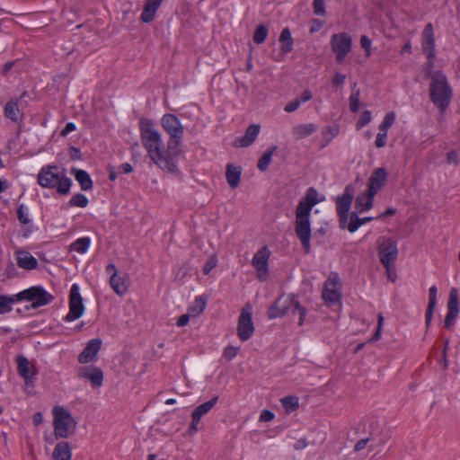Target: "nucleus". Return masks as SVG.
Segmentation results:
<instances>
[{"label": "nucleus", "mask_w": 460, "mask_h": 460, "mask_svg": "<svg viewBox=\"0 0 460 460\" xmlns=\"http://www.w3.org/2000/svg\"><path fill=\"white\" fill-rule=\"evenodd\" d=\"M139 130L142 145L152 163L166 173H179L178 164L182 154L181 144L168 139L164 145L162 133L148 118L140 119Z\"/></svg>", "instance_id": "nucleus-1"}, {"label": "nucleus", "mask_w": 460, "mask_h": 460, "mask_svg": "<svg viewBox=\"0 0 460 460\" xmlns=\"http://www.w3.org/2000/svg\"><path fill=\"white\" fill-rule=\"evenodd\" d=\"M324 199V195L319 193L314 188L310 187L297 204L294 223L295 233L306 253H309L311 251V211L315 205L323 202Z\"/></svg>", "instance_id": "nucleus-2"}, {"label": "nucleus", "mask_w": 460, "mask_h": 460, "mask_svg": "<svg viewBox=\"0 0 460 460\" xmlns=\"http://www.w3.org/2000/svg\"><path fill=\"white\" fill-rule=\"evenodd\" d=\"M38 183L43 188H56L58 192L66 195L69 192L71 180L61 173L57 166L41 168L37 178Z\"/></svg>", "instance_id": "nucleus-3"}, {"label": "nucleus", "mask_w": 460, "mask_h": 460, "mask_svg": "<svg viewBox=\"0 0 460 460\" xmlns=\"http://www.w3.org/2000/svg\"><path fill=\"white\" fill-rule=\"evenodd\" d=\"M52 416L54 435L57 438H67L75 432L77 422L64 406H54Z\"/></svg>", "instance_id": "nucleus-4"}, {"label": "nucleus", "mask_w": 460, "mask_h": 460, "mask_svg": "<svg viewBox=\"0 0 460 460\" xmlns=\"http://www.w3.org/2000/svg\"><path fill=\"white\" fill-rule=\"evenodd\" d=\"M296 312L299 314L298 324L301 326L304 323L306 310L300 305L295 296L288 295L280 296L270 308L268 314L270 319H274L281 317L288 313L296 314Z\"/></svg>", "instance_id": "nucleus-5"}, {"label": "nucleus", "mask_w": 460, "mask_h": 460, "mask_svg": "<svg viewBox=\"0 0 460 460\" xmlns=\"http://www.w3.org/2000/svg\"><path fill=\"white\" fill-rule=\"evenodd\" d=\"M430 98L433 103L444 111L451 98V89L446 76L441 73H435L431 77Z\"/></svg>", "instance_id": "nucleus-6"}, {"label": "nucleus", "mask_w": 460, "mask_h": 460, "mask_svg": "<svg viewBox=\"0 0 460 460\" xmlns=\"http://www.w3.org/2000/svg\"><path fill=\"white\" fill-rule=\"evenodd\" d=\"M352 38L347 32H338L331 36L330 47L337 63L344 62L352 49Z\"/></svg>", "instance_id": "nucleus-7"}, {"label": "nucleus", "mask_w": 460, "mask_h": 460, "mask_svg": "<svg viewBox=\"0 0 460 460\" xmlns=\"http://www.w3.org/2000/svg\"><path fill=\"white\" fill-rule=\"evenodd\" d=\"M106 271L110 275V285L112 290L119 296L126 295L130 286L128 274L119 272L113 263L107 265Z\"/></svg>", "instance_id": "nucleus-8"}, {"label": "nucleus", "mask_w": 460, "mask_h": 460, "mask_svg": "<svg viewBox=\"0 0 460 460\" xmlns=\"http://www.w3.org/2000/svg\"><path fill=\"white\" fill-rule=\"evenodd\" d=\"M19 294V300L31 303L33 308L46 305L52 302L53 296L41 287H31Z\"/></svg>", "instance_id": "nucleus-9"}, {"label": "nucleus", "mask_w": 460, "mask_h": 460, "mask_svg": "<svg viewBox=\"0 0 460 460\" xmlns=\"http://www.w3.org/2000/svg\"><path fill=\"white\" fill-rule=\"evenodd\" d=\"M355 194V187L350 184L348 185L343 193L341 196H338L336 199L337 205V213L340 217V226L341 228H346V224L348 223L349 218V211L354 198Z\"/></svg>", "instance_id": "nucleus-10"}, {"label": "nucleus", "mask_w": 460, "mask_h": 460, "mask_svg": "<svg viewBox=\"0 0 460 460\" xmlns=\"http://www.w3.org/2000/svg\"><path fill=\"white\" fill-rule=\"evenodd\" d=\"M161 125L164 130L168 134L169 140H174L181 143L184 135V127L179 118L172 113H166L161 118Z\"/></svg>", "instance_id": "nucleus-11"}, {"label": "nucleus", "mask_w": 460, "mask_h": 460, "mask_svg": "<svg viewBox=\"0 0 460 460\" xmlns=\"http://www.w3.org/2000/svg\"><path fill=\"white\" fill-rule=\"evenodd\" d=\"M253 332L252 310L251 305L247 304L238 317L237 335L241 341H245L252 336Z\"/></svg>", "instance_id": "nucleus-12"}, {"label": "nucleus", "mask_w": 460, "mask_h": 460, "mask_svg": "<svg viewBox=\"0 0 460 460\" xmlns=\"http://www.w3.org/2000/svg\"><path fill=\"white\" fill-rule=\"evenodd\" d=\"M270 251L267 246L258 250L252 257V264L255 269L256 276L260 281H265L269 276V260Z\"/></svg>", "instance_id": "nucleus-13"}, {"label": "nucleus", "mask_w": 460, "mask_h": 460, "mask_svg": "<svg viewBox=\"0 0 460 460\" xmlns=\"http://www.w3.org/2000/svg\"><path fill=\"white\" fill-rule=\"evenodd\" d=\"M84 313V305L80 294V288L77 284H73L70 289L69 312L66 315V322H73L80 318Z\"/></svg>", "instance_id": "nucleus-14"}, {"label": "nucleus", "mask_w": 460, "mask_h": 460, "mask_svg": "<svg viewBox=\"0 0 460 460\" xmlns=\"http://www.w3.org/2000/svg\"><path fill=\"white\" fill-rule=\"evenodd\" d=\"M378 252L383 265L386 270H390L398 255L396 243L391 239H380L378 241Z\"/></svg>", "instance_id": "nucleus-15"}, {"label": "nucleus", "mask_w": 460, "mask_h": 460, "mask_svg": "<svg viewBox=\"0 0 460 460\" xmlns=\"http://www.w3.org/2000/svg\"><path fill=\"white\" fill-rule=\"evenodd\" d=\"M322 296L328 305H334L340 302L341 293L339 278L336 274L330 275L325 281Z\"/></svg>", "instance_id": "nucleus-16"}, {"label": "nucleus", "mask_w": 460, "mask_h": 460, "mask_svg": "<svg viewBox=\"0 0 460 460\" xmlns=\"http://www.w3.org/2000/svg\"><path fill=\"white\" fill-rule=\"evenodd\" d=\"M17 372L23 378L26 385H33L37 375L35 365L26 357L19 355L16 358Z\"/></svg>", "instance_id": "nucleus-17"}, {"label": "nucleus", "mask_w": 460, "mask_h": 460, "mask_svg": "<svg viewBox=\"0 0 460 460\" xmlns=\"http://www.w3.org/2000/svg\"><path fill=\"white\" fill-rule=\"evenodd\" d=\"M77 376L81 379L90 381L93 388H100L103 382V372L95 366L83 367L78 369Z\"/></svg>", "instance_id": "nucleus-18"}, {"label": "nucleus", "mask_w": 460, "mask_h": 460, "mask_svg": "<svg viewBox=\"0 0 460 460\" xmlns=\"http://www.w3.org/2000/svg\"><path fill=\"white\" fill-rule=\"evenodd\" d=\"M387 177L388 172L385 168L375 169L369 177L367 191L376 195L385 185Z\"/></svg>", "instance_id": "nucleus-19"}, {"label": "nucleus", "mask_w": 460, "mask_h": 460, "mask_svg": "<svg viewBox=\"0 0 460 460\" xmlns=\"http://www.w3.org/2000/svg\"><path fill=\"white\" fill-rule=\"evenodd\" d=\"M459 314V300L458 291L456 288H452L449 293V299L447 304V314L444 322L445 327L450 329L454 323L455 319Z\"/></svg>", "instance_id": "nucleus-20"}, {"label": "nucleus", "mask_w": 460, "mask_h": 460, "mask_svg": "<svg viewBox=\"0 0 460 460\" xmlns=\"http://www.w3.org/2000/svg\"><path fill=\"white\" fill-rule=\"evenodd\" d=\"M421 45L427 58L433 59L435 57V39L431 23H428L423 30Z\"/></svg>", "instance_id": "nucleus-21"}, {"label": "nucleus", "mask_w": 460, "mask_h": 460, "mask_svg": "<svg viewBox=\"0 0 460 460\" xmlns=\"http://www.w3.org/2000/svg\"><path fill=\"white\" fill-rule=\"evenodd\" d=\"M102 347V340L101 339H93L91 340L84 350L78 357V360L82 364H86L93 360L96 357L97 353L101 349Z\"/></svg>", "instance_id": "nucleus-22"}, {"label": "nucleus", "mask_w": 460, "mask_h": 460, "mask_svg": "<svg viewBox=\"0 0 460 460\" xmlns=\"http://www.w3.org/2000/svg\"><path fill=\"white\" fill-rule=\"evenodd\" d=\"M260 130L261 126L259 124L250 125L245 130L243 137L234 140V146L236 147H247L251 146L258 137Z\"/></svg>", "instance_id": "nucleus-23"}, {"label": "nucleus", "mask_w": 460, "mask_h": 460, "mask_svg": "<svg viewBox=\"0 0 460 460\" xmlns=\"http://www.w3.org/2000/svg\"><path fill=\"white\" fill-rule=\"evenodd\" d=\"M17 265L24 270H34L38 267V261L27 251H17L15 252Z\"/></svg>", "instance_id": "nucleus-24"}, {"label": "nucleus", "mask_w": 460, "mask_h": 460, "mask_svg": "<svg viewBox=\"0 0 460 460\" xmlns=\"http://www.w3.org/2000/svg\"><path fill=\"white\" fill-rule=\"evenodd\" d=\"M164 0H146V5L141 14V21L143 22H150L155 17V13Z\"/></svg>", "instance_id": "nucleus-25"}, {"label": "nucleus", "mask_w": 460, "mask_h": 460, "mask_svg": "<svg viewBox=\"0 0 460 460\" xmlns=\"http://www.w3.org/2000/svg\"><path fill=\"white\" fill-rule=\"evenodd\" d=\"M4 116L6 119L18 123L22 119V112L19 109L18 101L17 100H10L6 102L4 106Z\"/></svg>", "instance_id": "nucleus-26"}, {"label": "nucleus", "mask_w": 460, "mask_h": 460, "mask_svg": "<svg viewBox=\"0 0 460 460\" xmlns=\"http://www.w3.org/2000/svg\"><path fill=\"white\" fill-rule=\"evenodd\" d=\"M375 195H371L370 192L365 191L359 194L355 201V208L358 213H363L368 211L373 207Z\"/></svg>", "instance_id": "nucleus-27"}, {"label": "nucleus", "mask_w": 460, "mask_h": 460, "mask_svg": "<svg viewBox=\"0 0 460 460\" xmlns=\"http://www.w3.org/2000/svg\"><path fill=\"white\" fill-rule=\"evenodd\" d=\"M52 457L54 460H71L72 449L68 442L62 441L56 445Z\"/></svg>", "instance_id": "nucleus-28"}, {"label": "nucleus", "mask_w": 460, "mask_h": 460, "mask_svg": "<svg viewBox=\"0 0 460 460\" xmlns=\"http://www.w3.org/2000/svg\"><path fill=\"white\" fill-rule=\"evenodd\" d=\"M241 174V167H237L233 164H227L226 170V178L231 188L234 189L239 185Z\"/></svg>", "instance_id": "nucleus-29"}, {"label": "nucleus", "mask_w": 460, "mask_h": 460, "mask_svg": "<svg viewBox=\"0 0 460 460\" xmlns=\"http://www.w3.org/2000/svg\"><path fill=\"white\" fill-rule=\"evenodd\" d=\"M71 174L74 175L83 190H89L93 188V181L85 171L75 168L71 170Z\"/></svg>", "instance_id": "nucleus-30"}, {"label": "nucleus", "mask_w": 460, "mask_h": 460, "mask_svg": "<svg viewBox=\"0 0 460 460\" xmlns=\"http://www.w3.org/2000/svg\"><path fill=\"white\" fill-rule=\"evenodd\" d=\"M317 128L313 123L299 124L292 128V133L296 139H303L314 134Z\"/></svg>", "instance_id": "nucleus-31"}, {"label": "nucleus", "mask_w": 460, "mask_h": 460, "mask_svg": "<svg viewBox=\"0 0 460 460\" xmlns=\"http://www.w3.org/2000/svg\"><path fill=\"white\" fill-rule=\"evenodd\" d=\"M218 397L214 396L211 400L199 405L191 413V419L201 420L217 402Z\"/></svg>", "instance_id": "nucleus-32"}, {"label": "nucleus", "mask_w": 460, "mask_h": 460, "mask_svg": "<svg viewBox=\"0 0 460 460\" xmlns=\"http://www.w3.org/2000/svg\"><path fill=\"white\" fill-rule=\"evenodd\" d=\"M280 50L283 54L289 53L293 49L294 40L291 31L288 28H285L279 36Z\"/></svg>", "instance_id": "nucleus-33"}, {"label": "nucleus", "mask_w": 460, "mask_h": 460, "mask_svg": "<svg viewBox=\"0 0 460 460\" xmlns=\"http://www.w3.org/2000/svg\"><path fill=\"white\" fill-rule=\"evenodd\" d=\"M357 213H358L357 211L353 212L350 215L349 222L348 223V225L346 224V227L350 233L356 232L362 225H364L367 222H370L376 218V217H372L359 218L358 217Z\"/></svg>", "instance_id": "nucleus-34"}, {"label": "nucleus", "mask_w": 460, "mask_h": 460, "mask_svg": "<svg viewBox=\"0 0 460 460\" xmlns=\"http://www.w3.org/2000/svg\"><path fill=\"white\" fill-rule=\"evenodd\" d=\"M19 301V294L13 296L0 295V314H2L11 312L13 305Z\"/></svg>", "instance_id": "nucleus-35"}, {"label": "nucleus", "mask_w": 460, "mask_h": 460, "mask_svg": "<svg viewBox=\"0 0 460 460\" xmlns=\"http://www.w3.org/2000/svg\"><path fill=\"white\" fill-rule=\"evenodd\" d=\"M276 149H277V146H273L269 147L263 153V155H261V157L258 161V165L257 166H258V169L260 171L265 172L268 169L269 165L271 163L272 155H273L274 152L276 151Z\"/></svg>", "instance_id": "nucleus-36"}, {"label": "nucleus", "mask_w": 460, "mask_h": 460, "mask_svg": "<svg viewBox=\"0 0 460 460\" xmlns=\"http://www.w3.org/2000/svg\"><path fill=\"white\" fill-rule=\"evenodd\" d=\"M91 244V239L89 237H82L75 240L71 245L70 250L76 252L80 254L85 253Z\"/></svg>", "instance_id": "nucleus-37"}, {"label": "nucleus", "mask_w": 460, "mask_h": 460, "mask_svg": "<svg viewBox=\"0 0 460 460\" xmlns=\"http://www.w3.org/2000/svg\"><path fill=\"white\" fill-rule=\"evenodd\" d=\"M206 300L203 297L197 296L192 305L189 307L188 313H190L192 317H196L203 313L206 308Z\"/></svg>", "instance_id": "nucleus-38"}, {"label": "nucleus", "mask_w": 460, "mask_h": 460, "mask_svg": "<svg viewBox=\"0 0 460 460\" xmlns=\"http://www.w3.org/2000/svg\"><path fill=\"white\" fill-rule=\"evenodd\" d=\"M280 402L285 411L288 413L296 411L299 406V400L296 396H286Z\"/></svg>", "instance_id": "nucleus-39"}, {"label": "nucleus", "mask_w": 460, "mask_h": 460, "mask_svg": "<svg viewBox=\"0 0 460 460\" xmlns=\"http://www.w3.org/2000/svg\"><path fill=\"white\" fill-rule=\"evenodd\" d=\"M268 35V30L265 25L260 24L256 27L253 33V41L256 44H261L264 42Z\"/></svg>", "instance_id": "nucleus-40"}, {"label": "nucleus", "mask_w": 460, "mask_h": 460, "mask_svg": "<svg viewBox=\"0 0 460 460\" xmlns=\"http://www.w3.org/2000/svg\"><path fill=\"white\" fill-rule=\"evenodd\" d=\"M396 119V115L394 111L385 114L382 123L379 126V130L388 132V129L393 126Z\"/></svg>", "instance_id": "nucleus-41"}, {"label": "nucleus", "mask_w": 460, "mask_h": 460, "mask_svg": "<svg viewBox=\"0 0 460 460\" xmlns=\"http://www.w3.org/2000/svg\"><path fill=\"white\" fill-rule=\"evenodd\" d=\"M88 203H89V200H88L87 197L81 193H77V194L74 195L69 201L70 206L79 207V208H85L88 205Z\"/></svg>", "instance_id": "nucleus-42"}, {"label": "nucleus", "mask_w": 460, "mask_h": 460, "mask_svg": "<svg viewBox=\"0 0 460 460\" xmlns=\"http://www.w3.org/2000/svg\"><path fill=\"white\" fill-rule=\"evenodd\" d=\"M17 217H18V220L20 221V223H22V225H27L31 221L29 218L27 208L23 204H21L18 207Z\"/></svg>", "instance_id": "nucleus-43"}, {"label": "nucleus", "mask_w": 460, "mask_h": 460, "mask_svg": "<svg viewBox=\"0 0 460 460\" xmlns=\"http://www.w3.org/2000/svg\"><path fill=\"white\" fill-rule=\"evenodd\" d=\"M372 119V113L370 111H364L359 118V119L358 120L357 124H356V128L357 129H360L362 128L363 127H365L366 125H367L368 123H370Z\"/></svg>", "instance_id": "nucleus-44"}, {"label": "nucleus", "mask_w": 460, "mask_h": 460, "mask_svg": "<svg viewBox=\"0 0 460 460\" xmlns=\"http://www.w3.org/2000/svg\"><path fill=\"white\" fill-rule=\"evenodd\" d=\"M359 91L352 92L349 96V107L353 112H357L359 109Z\"/></svg>", "instance_id": "nucleus-45"}, {"label": "nucleus", "mask_w": 460, "mask_h": 460, "mask_svg": "<svg viewBox=\"0 0 460 460\" xmlns=\"http://www.w3.org/2000/svg\"><path fill=\"white\" fill-rule=\"evenodd\" d=\"M217 265V258L216 255H211L203 267V273L208 275Z\"/></svg>", "instance_id": "nucleus-46"}, {"label": "nucleus", "mask_w": 460, "mask_h": 460, "mask_svg": "<svg viewBox=\"0 0 460 460\" xmlns=\"http://www.w3.org/2000/svg\"><path fill=\"white\" fill-rule=\"evenodd\" d=\"M314 13L318 16H323L325 14L324 0H314L313 1Z\"/></svg>", "instance_id": "nucleus-47"}, {"label": "nucleus", "mask_w": 460, "mask_h": 460, "mask_svg": "<svg viewBox=\"0 0 460 460\" xmlns=\"http://www.w3.org/2000/svg\"><path fill=\"white\" fill-rule=\"evenodd\" d=\"M371 40L367 36L362 35L360 38V46L365 49L367 57L371 55Z\"/></svg>", "instance_id": "nucleus-48"}, {"label": "nucleus", "mask_w": 460, "mask_h": 460, "mask_svg": "<svg viewBox=\"0 0 460 460\" xmlns=\"http://www.w3.org/2000/svg\"><path fill=\"white\" fill-rule=\"evenodd\" d=\"M387 133L385 131L379 130L376 135V138L375 141V145L377 148H382L386 145Z\"/></svg>", "instance_id": "nucleus-49"}, {"label": "nucleus", "mask_w": 460, "mask_h": 460, "mask_svg": "<svg viewBox=\"0 0 460 460\" xmlns=\"http://www.w3.org/2000/svg\"><path fill=\"white\" fill-rule=\"evenodd\" d=\"M239 352V348L234 346H227L223 352V355L228 360L233 359Z\"/></svg>", "instance_id": "nucleus-50"}, {"label": "nucleus", "mask_w": 460, "mask_h": 460, "mask_svg": "<svg viewBox=\"0 0 460 460\" xmlns=\"http://www.w3.org/2000/svg\"><path fill=\"white\" fill-rule=\"evenodd\" d=\"M437 294L438 288L436 286H432L429 291V305L432 306H436L437 305Z\"/></svg>", "instance_id": "nucleus-51"}, {"label": "nucleus", "mask_w": 460, "mask_h": 460, "mask_svg": "<svg viewBox=\"0 0 460 460\" xmlns=\"http://www.w3.org/2000/svg\"><path fill=\"white\" fill-rule=\"evenodd\" d=\"M275 414L270 410H263L260 415V421L268 422L274 419Z\"/></svg>", "instance_id": "nucleus-52"}, {"label": "nucleus", "mask_w": 460, "mask_h": 460, "mask_svg": "<svg viewBox=\"0 0 460 460\" xmlns=\"http://www.w3.org/2000/svg\"><path fill=\"white\" fill-rule=\"evenodd\" d=\"M299 107V102H296V99H294L286 104L284 111L288 113H291L298 110Z\"/></svg>", "instance_id": "nucleus-53"}, {"label": "nucleus", "mask_w": 460, "mask_h": 460, "mask_svg": "<svg viewBox=\"0 0 460 460\" xmlns=\"http://www.w3.org/2000/svg\"><path fill=\"white\" fill-rule=\"evenodd\" d=\"M191 317H192V316H191V314H190V313H187V314H185L181 315V316L178 318L177 322H176V325H177L178 327H183V326H186V325L189 323L190 319Z\"/></svg>", "instance_id": "nucleus-54"}, {"label": "nucleus", "mask_w": 460, "mask_h": 460, "mask_svg": "<svg viewBox=\"0 0 460 460\" xmlns=\"http://www.w3.org/2000/svg\"><path fill=\"white\" fill-rule=\"evenodd\" d=\"M312 97H313V95H312L311 91L305 90L303 92V93L301 94V96L296 98V101L299 102V105H301L302 103H305V102L310 101L312 99Z\"/></svg>", "instance_id": "nucleus-55"}, {"label": "nucleus", "mask_w": 460, "mask_h": 460, "mask_svg": "<svg viewBox=\"0 0 460 460\" xmlns=\"http://www.w3.org/2000/svg\"><path fill=\"white\" fill-rule=\"evenodd\" d=\"M346 75L341 73H336L332 78V85L333 86H340L342 85L345 82Z\"/></svg>", "instance_id": "nucleus-56"}, {"label": "nucleus", "mask_w": 460, "mask_h": 460, "mask_svg": "<svg viewBox=\"0 0 460 460\" xmlns=\"http://www.w3.org/2000/svg\"><path fill=\"white\" fill-rule=\"evenodd\" d=\"M447 161L448 164L457 165L459 164L458 154L456 151H451L447 155Z\"/></svg>", "instance_id": "nucleus-57"}, {"label": "nucleus", "mask_w": 460, "mask_h": 460, "mask_svg": "<svg viewBox=\"0 0 460 460\" xmlns=\"http://www.w3.org/2000/svg\"><path fill=\"white\" fill-rule=\"evenodd\" d=\"M323 25V22H321L317 19L313 20L311 22V26H310V32L311 33L317 32L318 31H320L322 29Z\"/></svg>", "instance_id": "nucleus-58"}, {"label": "nucleus", "mask_w": 460, "mask_h": 460, "mask_svg": "<svg viewBox=\"0 0 460 460\" xmlns=\"http://www.w3.org/2000/svg\"><path fill=\"white\" fill-rule=\"evenodd\" d=\"M200 420H195V419H192L191 420V423L190 425V429H189V433L190 435H194L198 430H199V423Z\"/></svg>", "instance_id": "nucleus-59"}, {"label": "nucleus", "mask_w": 460, "mask_h": 460, "mask_svg": "<svg viewBox=\"0 0 460 460\" xmlns=\"http://www.w3.org/2000/svg\"><path fill=\"white\" fill-rule=\"evenodd\" d=\"M307 447V441L305 438H301L299 440H297L296 442V444L294 445V448L296 450H301V449H304Z\"/></svg>", "instance_id": "nucleus-60"}, {"label": "nucleus", "mask_w": 460, "mask_h": 460, "mask_svg": "<svg viewBox=\"0 0 460 460\" xmlns=\"http://www.w3.org/2000/svg\"><path fill=\"white\" fill-rule=\"evenodd\" d=\"M75 130V125L72 122H69L66 125L65 128L62 130L61 135L66 136L68 133Z\"/></svg>", "instance_id": "nucleus-61"}, {"label": "nucleus", "mask_w": 460, "mask_h": 460, "mask_svg": "<svg viewBox=\"0 0 460 460\" xmlns=\"http://www.w3.org/2000/svg\"><path fill=\"white\" fill-rule=\"evenodd\" d=\"M32 421H33L34 425H36V426L41 424L43 421V416H42L41 412L34 413L32 416Z\"/></svg>", "instance_id": "nucleus-62"}, {"label": "nucleus", "mask_w": 460, "mask_h": 460, "mask_svg": "<svg viewBox=\"0 0 460 460\" xmlns=\"http://www.w3.org/2000/svg\"><path fill=\"white\" fill-rule=\"evenodd\" d=\"M434 309H435V306L431 307V305H428V309H427V312H426V323H427V324H429V323H430V321L432 319Z\"/></svg>", "instance_id": "nucleus-63"}, {"label": "nucleus", "mask_w": 460, "mask_h": 460, "mask_svg": "<svg viewBox=\"0 0 460 460\" xmlns=\"http://www.w3.org/2000/svg\"><path fill=\"white\" fill-rule=\"evenodd\" d=\"M119 171L124 173H130L133 172V167L130 164L126 163L119 167Z\"/></svg>", "instance_id": "nucleus-64"}]
</instances>
